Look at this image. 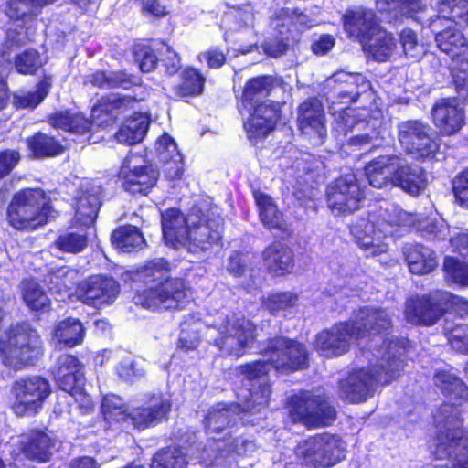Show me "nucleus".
Returning <instances> with one entry per match:
<instances>
[{"instance_id":"nucleus-21","label":"nucleus","mask_w":468,"mask_h":468,"mask_svg":"<svg viewBox=\"0 0 468 468\" xmlns=\"http://www.w3.org/2000/svg\"><path fill=\"white\" fill-rule=\"evenodd\" d=\"M290 414L294 421L310 427L329 425L335 418V411L324 396L308 393L292 398Z\"/></svg>"},{"instance_id":"nucleus-31","label":"nucleus","mask_w":468,"mask_h":468,"mask_svg":"<svg viewBox=\"0 0 468 468\" xmlns=\"http://www.w3.org/2000/svg\"><path fill=\"white\" fill-rule=\"evenodd\" d=\"M188 214L184 216L178 209L171 208L162 214L163 236L165 243L174 248L187 243Z\"/></svg>"},{"instance_id":"nucleus-41","label":"nucleus","mask_w":468,"mask_h":468,"mask_svg":"<svg viewBox=\"0 0 468 468\" xmlns=\"http://www.w3.org/2000/svg\"><path fill=\"white\" fill-rule=\"evenodd\" d=\"M5 13L12 23L7 30L17 34L36 17L27 0H5Z\"/></svg>"},{"instance_id":"nucleus-55","label":"nucleus","mask_w":468,"mask_h":468,"mask_svg":"<svg viewBox=\"0 0 468 468\" xmlns=\"http://www.w3.org/2000/svg\"><path fill=\"white\" fill-rule=\"evenodd\" d=\"M399 39L406 56L419 58L424 54V47L419 42L418 37L413 30L410 28L403 29L400 32Z\"/></svg>"},{"instance_id":"nucleus-22","label":"nucleus","mask_w":468,"mask_h":468,"mask_svg":"<svg viewBox=\"0 0 468 468\" xmlns=\"http://www.w3.org/2000/svg\"><path fill=\"white\" fill-rule=\"evenodd\" d=\"M315 23L314 18L297 9L283 7L277 10L271 18V27L281 36V40L276 45L266 43L265 52L274 58L282 55L288 48L289 37L286 34L304 31Z\"/></svg>"},{"instance_id":"nucleus-51","label":"nucleus","mask_w":468,"mask_h":468,"mask_svg":"<svg viewBox=\"0 0 468 468\" xmlns=\"http://www.w3.org/2000/svg\"><path fill=\"white\" fill-rule=\"evenodd\" d=\"M186 456L180 449L169 448L154 455L151 468H186Z\"/></svg>"},{"instance_id":"nucleus-19","label":"nucleus","mask_w":468,"mask_h":468,"mask_svg":"<svg viewBox=\"0 0 468 468\" xmlns=\"http://www.w3.org/2000/svg\"><path fill=\"white\" fill-rule=\"evenodd\" d=\"M434 383L446 396L461 399L459 404H446L441 410V414H447L445 416V425L452 426V429L448 427L447 434L445 435L446 441H444L443 435H441V437L439 438V442L442 441L444 443H449L452 441L453 435L457 438L465 436L463 431L459 430L460 410L458 407L463 406L468 409V388L458 377L446 370L438 371L435 374Z\"/></svg>"},{"instance_id":"nucleus-2","label":"nucleus","mask_w":468,"mask_h":468,"mask_svg":"<svg viewBox=\"0 0 468 468\" xmlns=\"http://www.w3.org/2000/svg\"><path fill=\"white\" fill-rule=\"evenodd\" d=\"M417 226L422 236L429 239L444 240L450 235V228L442 218L420 222V216L410 214L394 204L371 211L367 219L360 218L351 227V233L357 239L367 257H381L388 251L386 241L396 235V228Z\"/></svg>"},{"instance_id":"nucleus-10","label":"nucleus","mask_w":468,"mask_h":468,"mask_svg":"<svg viewBox=\"0 0 468 468\" xmlns=\"http://www.w3.org/2000/svg\"><path fill=\"white\" fill-rule=\"evenodd\" d=\"M343 19L345 30L357 38L374 59L386 61L392 56L396 42L391 34L378 26L371 10L357 8L347 12Z\"/></svg>"},{"instance_id":"nucleus-15","label":"nucleus","mask_w":468,"mask_h":468,"mask_svg":"<svg viewBox=\"0 0 468 468\" xmlns=\"http://www.w3.org/2000/svg\"><path fill=\"white\" fill-rule=\"evenodd\" d=\"M223 218L206 204L195 207L188 213L187 243L182 247L197 253L209 250L221 239Z\"/></svg>"},{"instance_id":"nucleus-8","label":"nucleus","mask_w":468,"mask_h":468,"mask_svg":"<svg viewBox=\"0 0 468 468\" xmlns=\"http://www.w3.org/2000/svg\"><path fill=\"white\" fill-rule=\"evenodd\" d=\"M276 82L271 76H259L245 85L242 106L250 113L244 122L250 138H263L275 127L279 118V104L264 99L270 95Z\"/></svg>"},{"instance_id":"nucleus-5","label":"nucleus","mask_w":468,"mask_h":468,"mask_svg":"<svg viewBox=\"0 0 468 468\" xmlns=\"http://www.w3.org/2000/svg\"><path fill=\"white\" fill-rule=\"evenodd\" d=\"M374 350L372 357L367 356L372 368L355 370L341 383L340 394L346 400L362 402L372 396L377 384L387 385L399 375L403 348L397 342L385 340Z\"/></svg>"},{"instance_id":"nucleus-32","label":"nucleus","mask_w":468,"mask_h":468,"mask_svg":"<svg viewBox=\"0 0 468 468\" xmlns=\"http://www.w3.org/2000/svg\"><path fill=\"white\" fill-rule=\"evenodd\" d=\"M18 443L26 457L40 462L48 461L55 447V441L51 436L41 431H31L23 434Z\"/></svg>"},{"instance_id":"nucleus-3","label":"nucleus","mask_w":468,"mask_h":468,"mask_svg":"<svg viewBox=\"0 0 468 468\" xmlns=\"http://www.w3.org/2000/svg\"><path fill=\"white\" fill-rule=\"evenodd\" d=\"M431 19L438 48L452 58L450 66L458 92L468 100V39L459 28L468 26V0H439Z\"/></svg>"},{"instance_id":"nucleus-62","label":"nucleus","mask_w":468,"mask_h":468,"mask_svg":"<svg viewBox=\"0 0 468 468\" xmlns=\"http://www.w3.org/2000/svg\"><path fill=\"white\" fill-rule=\"evenodd\" d=\"M135 59L143 72L152 71L157 63V58L154 53L145 47L135 50Z\"/></svg>"},{"instance_id":"nucleus-11","label":"nucleus","mask_w":468,"mask_h":468,"mask_svg":"<svg viewBox=\"0 0 468 468\" xmlns=\"http://www.w3.org/2000/svg\"><path fill=\"white\" fill-rule=\"evenodd\" d=\"M50 200L42 189H23L16 193L7 207L8 224L22 231L45 225L51 217Z\"/></svg>"},{"instance_id":"nucleus-14","label":"nucleus","mask_w":468,"mask_h":468,"mask_svg":"<svg viewBox=\"0 0 468 468\" xmlns=\"http://www.w3.org/2000/svg\"><path fill=\"white\" fill-rule=\"evenodd\" d=\"M207 335L214 338L215 345L222 355L240 356L255 339L253 324L237 314H219Z\"/></svg>"},{"instance_id":"nucleus-61","label":"nucleus","mask_w":468,"mask_h":468,"mask_svg":"<svg viewBox=\"0 0 468 468\" xmlns=\"http://www.w3.org/2000/svg\"><path fill=\"white\" fill-rule=\"evenodd\" d=\"M9 64V55L7 54L6 47H4V49L0 50V110L5 108L8 101L6 84L4 78Z\"/></svg>"},{"instance_id":"nucleus-48","label":"nucleus","mask_w":468,"mask_h":468,"mask_svg":"<svg viewBox=\"0 0 468 468\" xmlns=\"http://www.w3.org/2000/svg\"><path fill=\"white\" fill-rule=\"evenodd\" d=\"M101 408L104 419L109 422L130 420L131 412H128L122 399L116 395L105 396Z\"/></svg>"},{"instance_id":"nucleus-28","label":"nucleus","mask_w":468,"mask_h":468,"mask_svg":"<svg viewBox=\"0 0 468 468\" xmlns=\"http://www.w3.org/2000/svg\"><path fill=\"white\" fill-rule=\"evenodd\" d=\"M53 374L58 387L66 392H73L84 384L82 364L72 355H61Z\"/></svg>"},{"instance_id":"nucleus-30","label":"nucleus","mask_w":468,"mask_h":468,"mask_svg":"<svg viewBox=\"0 0 468 468\" xmlns=\"http://www.w3.org/2000/svg\"><path fill=\"white\" fill-rule=\"evenodd\" d=\"M83 187L81 194L76 199L75 220L81 225L89 226L97 218L101 187L92 181H87Z\"/></svg>"},{"instance_id":"nucleus-59","label":"nucleus","mask_w":468,"mask_h":468,"mask_svg":"<svg viewBox=\"0 0 468 468\" xmlns=\"http://www.w3.org/2000/svg\"><path fill=\"white\" fill-rule=\"evenodd\" d=\"M116 370L118 375L127 381H134L144 375V369L140 367L131 356L122 360Z\"/></svg>"},{"instance_id":"nucleus-26","label":"nucleus","mask_w":468,"mask_h":468,"mask_svg":"<svg viewBox=\"0 0 468 468\" xmlns=\"http://www.w3.org/2000/svg\"><path fill=\"white\" fill-rule=\"evenodd\" d=\"M118 293V283L112 278L102 276L90 277L78 289L80 300L97 308L112 303Z\"/></svg>"},{"instance_id":"nucleus-18","label":"nucleus","mask_w":468,"mask_h":468,"mask_svg":"<svg viewBox=\"0 0 468 468\" xmlns=\"http://www.w3.org/2000/svg\"><path fill=\"white\" fill-rule=\"evenodd\" d=\"M12 410L19 417L33 416L43 408L51 394L48 379L40 376H30L16 380L12 386Z\"/></svg>"},{"instance_id":"nucleus-29","label":"nucleus","mask_w":468,"mask_h":468,"mask_svg":"<svg viewBox=\"0 0 468 468\" xmlns=\"http://www.w3.org/2000/svg\"><path fill=\"white\" fill-rule=\"evenodd\" d=\"M170 408V401L163 396H152L142 407L131 411L130 421L138 429H145L165 419Z\"/></svg>"},{"instance_id":"nucleus-7","label":"nucleus","mask_w":468,"mask_h":468,"mask_svg":"<svg viewBox=\"0 0 468 468\" xmlns=\"http://www.w3.org/2000/svg\"><path fill=\"white\" fill-rule=\"evenodd\" d=\"M365 173L373 187L383 188L391 185L411 196L420 195L428 185L427 174L420 166L397 155L372 160L366 165Z\"/></svg>"},{"instance_id":"nucleus-36","label":"nucleus","mask_w":468,"mask_h":468,"mask_svg":"<svg viewBox=\"0 0 468 468\" xmlns=\"http://www.w3.org/2000/svg\"><path fill=\"white\" fill-rule=\"evenodd\" d=\"M435 454L437 458H449L451 468H468V433L460 438L452 436V441L438 444Z\"/></svg>"},{"instance_id":"nucleus-42","label":"nucleus","mask_w":468,"mask_h":468,"mask_svg":"<svg viewBox=\"0 0 468 468\" xmlns=\"http://www.w3.org/2000/svg\"><path fill=\"white\" fill-rule=\"evenodd\" d=\"M84 337V327L75 318H67L60 321L53 330V338L59 344L73 347L80 345Z\"/></svg>"},{"instance_id":"nucleus-16","label":"nucleus","mask_w":468,"mask_h":468,"mask_svg":"<svg viewBox=\"0 0 468 468\" xmlns=\"http://www.w3.org/2000/svg\"><path fill=\"white\" fill-rule=\"evenodd\" d=\"M295 455L304 468L331 467L345 457V444L335 435L319 434L300 442Z\"/></svg>"},{"instance_id":"nucleus-40","label":"nucleus","mask_w":468,"mask_h":468,"mask_svg":"<svg viewBox=\"0 0 468 468\" xmlns=\"http://www.w3.org/2000/svg\"><path fill=\"white\" fill-rule=\"evenodd\" d=\"M254 198L262 224L268 229H283L285 222L272 198L261 191H254Z\"/></svg>"},{"instance_id":"nucleus-56","label":"nucleus","mask_w":468,"mask_h":468,"mask_svg":"<svg viewBox=\"0 0 468 468\" xmlns=\"http://www.w3.org/2000/svg\"><path fill=\"white\" fill-rule=\"evenodd\" d=\"M55 244L62 251L77 253L87 246V238L84 234L68 233L59 236Z\"/></svg>"},{"instance_id":"nucleus-34","label":"nucleus","mask_w":468,"mask_h":468,"mask_svg":"<svg viewBox=\"0 0 468 468\" xmlns=\"http://www.w3.org/2000/svg\"><path fill=\"white\" fill-rule=\"evenodd\" d=\"M155 150L160 162L167 165V176L172 179L180 177L183 173V158L174 139L167 133H164L157 139Z\"/></svg>"},{"instance_id":"nucleus-13","label":"nucleus","mask_w":468,"mask_h":468,"mask_svg":"<svg viewBox=\"0 0 468 468\" xmlns=\"http://www.w3.org/2000/svg\"><path fill=\"white\" fill-rule=\"evenodd\" d=\"M447 311L468 316V301L448 292L437 291L429 296H415L406 303L405 315L415 324L431 325Z\"/></svg>"},{"instance_id":"nucleus-49","label":"nucleus","mask_w":468,"mask_h":468,"mask_svg":"<svg viewBox=\"0 0 468 468\" xmlns=\"http://www.w3.org/2000/svg\"><path fill=\"white\" fill-rule=\"evenodd\" d=\"M77 271L68 267H62L50 281V289L59 297L58 301H64L71 296V289L74 285Z\"/></svg>"},{"instance_id":"nucleus-57","label":"nucleus","mask_w":468,"mask_h":468,"mask_svg":"<svg viewBox=\"0 0 468 468\" xmlns=\"http://www.w3.org/2000/svg\"><path fill=\"white\" fill-rule=\"evenodd\" d=\"M200 324L197 322L187 325L186 323L182 324V329L179 335L178 346L182 349L191 350L195 349L200 340L198 328Z\"/></svg>"},{"instance_id":"nucleus-45","label":"nucleus","mask_w":468,"mask_h":468,"mask_svg":"<svg viewBox=\"0 0 468 468\" xmlns=\"http://www.w3.org/2000/svg\"><path fill=\"white\" fill-rule=\"evenodd\" d=\"M112 243L123 252H131L141 249L144 244V239L137 228L124 226L113 231Z\"/></svg>"},{"instance_id":"nucleus-43","label":"nucleus","mask_w":468,"mask_h":468,"mask_svg":"<svg viewBox=\"0 0 468 468\" xmlns=\"http://www.w3.org/2000/svg\"><path fill=\"white\" fill-rule=\"evenodd\" d=\"M21 296L24 303L31 311H48L50 301L43 288L34 280H25L21 283Z\"/></svg>"},{"instance_id":"nucleus-38","label":"nucleus","mask_w":468,"mask_h":468,"mask_svg":"<svg viewBox=\"0 0 468 468\" xmlns=\"http://www.w3.org/2000/svg\"><path fill=\"white\" fill-rule=\"evenodd\" d=\"M376 7L379 13L387 14V19H397L400 16L415 17L423 11L426 4L423 0H378Z\"/></svg>"},{"instance_id":"nucleus-50","label":"nucleus","mask_w":468,"mask_h":468,"mask_svg":"<svg viewBox=\"0 0 468 468\" xmlns=\"http://www.w3.org/2000/svg\"><path fill=\"white\" fill-rule=\"evenodd\" d=\"M182 76V83L178 86L177 90L179 95L194 96L203 91L205 77L197 69L186 68Z\"/></svg>"},{"instance_id":"nucleus-24","label":"nucleus","mask_w":468,"mask_h":468,"mask_svg":"<svg viewBox=\"0 0 468 468\" xmlns=\"http://www.w3.org/2000/svg\"><path fill=\"white\" fill-rule=\"evenodd\" d=\"M399 140L410 154L421 158H433L439 145L429 136V127L419 121H407L399 125Z\"/></svg>"},{"instance_id":"nucleus-47","label":"nucleus","mask_w":468,"mask_h":468,"mask_svg":"<svg viewBox=\"0 0 468 468\" xmlns=\"http://www.w3.org/2000/svg\"><path fill=\"white\" fill-rule=\"evenodd\" d=\"M51 79L45 77L37 85L35 91L21 92L15 96L14 103L17 108H36L48 95L51 87Z\"/></svg>"},{"instance_id":"nucleus-12","label":"nucleus","mask_w":468,"mask_h":468,"mask_svg":"<svg viewBox=\"0 0 468 468\" xmlns=\"http://www.w3.org/2000/svg\"><path fill=\"white\" fill-rule=\"evenodd\" d=\"M0 354L5 365L22 369L33 365L41 355V340L27 324H16L0 337Z\"/></svg>"},{"instance_id":"nucleus-60","label":"nucleus","mask_w":468,"mask_h":468,"mask_svg":"<svg viewBox=\"0 0 468 468\" xmlns=\"http://www.w3.org/2000/svg\"><path fill=\"white\" fill-rule=\"evenodd\" d=\"M21 159L20 153L16 150L6 149L0 152V179L11 173Z\"/></svg>"},{"instance_id":"nucleus-20","label":"nucleus","mask_w":468,"mask_h":468,"mask_svg":"<svg viewBox=\"0 0 468 468\" xmlns=\"http://www.w3.org/2000/svg\"><path fill=\"white\" fill-rule=\"evenodd\" d=\"M365 194L354 174L337 178L328 186L327 207L335 216H346L358 210Z\"/></svg>"},{"instance_id":"nucleus-37","label":"nucleus","mask_w":468,"mask_h":468,"mask_svg":"<svg viewBox=\"0 0 468 468\" xmlns=\"http://www.w3.org/2000/svg\"><path fill=\"white\" fill-rule=\"evenodd\" d=\"M267 269L275 275H283L293 268L292 250L282 243L270 245L263 252Z\"/></svg>"},{"instance_id":"nucleus-52","label":"nucleus","mask_w":468,"mask_h":468,"mask_svg":"<svg viewBox=\"0 0 468 468\" xmlns=\"http://www.w3.org/2000/svg\"><path fill=\"white\" fill-rule=\"evenodd\" d=\"M443 268L449 282L468 286V265L465 262L453 257H446Z\"/></svg>"},{"instance_id":"nucleus-63","label":"nucleus","mask_w":468,"mask_h":468,"mask_svg":"<svg viewBox=\"0 0 468 468\" xmlns=\"http://www.w3.org/2000/svg\"><path fill=\"white\" fill-rule=\"evenodd\" d=\"M452 185L455 197L461 205L468 207V169L457 176Z\"/></svg>"},{"instance_id":"nucleus-39","label":"nucleus","mask_w":468,"mask_h":468,"mask_svg":"<svg viewBox=\"0 0 468 468\" xmlns=\"http://www.w3.org/2000/svg\"><path fill=\"white\" fill-rule=\"evenodd\" d=\"M149 128V118L143 113H135L126 120L116 133L122 144H134L141 142Z\"/></svg>"},{"instance_id":"nucleus-58","label":"nucleus","mask_w":468,"mask_h":468,"mask_svg":"<svg viewBox=\"0 0 468 468\" xmlns=\"http://www.w3.org/2000/svg\"><path fill=\"white\" fill-rule=\"evenodd\" d=\"M448 340L452 349L468 354V324H461L452 328L449 333Z\"/></svg>"},{"instance_id":"nucleus-35","label":"nucleus","mask_w":468,"mask_h":468,"mask_svg":"<svg viewBox=\"0 0 468 468\" xmlns=\"http://www.w3.org/2000/svg\"><path fill=\"white\" fill-rule=\"evenodd\" d=\"M232 442L227 443L226 441L213 439V442L209 447L205 448L198 457L200 463L206 466H212L213 468H230L234 456L232 452L235 451L240 454V451Z\"/></svg>"},{"instance_id":"nucleus-4","label":"nucleus","mask_w":468,"mask_h":468,"mask_svg":"<svg viewBox=\"0 0 468 468\" xmlns=\"http://www.w3.org/2000/svg\"><path fill=\"white\" fill-rule=\"evenodd\" d=\"M391 325L388 312L381 308L361 307L354 312L347 322L334 324L320 332L314 340L315 350L323 356H337L346 353L351 345L364 338L373 337L378 343L382 339L381 333Z\"/></svg>"},{"instance_id":"nucleus-6","label":"nucleus","mask_w":468,"mask_h":468,"mask_svg":"<svg viewBox=\"0 0 468 468\" xmlns=\"http://www.w3.org/2000/svg\"><path fill=\"white\" fill-rule=\"evenodd\" d=\"M169 264L162 258L145 263L140 278L149 286L138 292L133 300L136 304L151 310L181 308L190 299L189 288L183 279L170 278Z\"/></svg>"},{"instance_id":"nucleus-1","label":"nucleus","mask_w":468,"mask_h":468,"mask_svg":"<svg viewBox=\"0 0 468 468\" xmlns=\"http://www.w3.org/2000/svg\"><path fill=\"white\" fill-rule=\"evenodd\" d=\"M265 359L241 366L239 373L249 381H254L250 390L238 393L240 402L234 409H226L218 405L206 417L207 432L209 435L218 433L232 421V412L239 409L243 411H260L268 405L271 388L265 376L271 368L288 373L303 369L307 364L305 347L293 340L276 337L271 339L263 354Z\"/></svg>"},{"instance_id":"nucleus-25","label":"nucleus","mask_w":468,"mask_h":468,"mask_svg":"<svg viewBox=\"0 0 468 468\" xmlns=\"http://www.w3.org/2000/svg\"><path fill=\"white\" fill-rule=\"evenodd\" d=\"M298 125L301 132L309 137L314 145L324 142L327 134L325 117L322 103L316 99L303 101L298 109Z\"/></svg>"},{"instance_id":"nucleus-17","label":"nucleus","mask_w":468,"mask_h":468,"mask_svg":"<svg viewBox=\"0 0 468 468\" xmlns=\"http://www.w3.org/2000/svg\"><path fill=\"white\" fill-rule=\"evenodd\" d=\"M122 101L112 95L102 98L91 110L92 122L79 112L64 111L50 117V124L71 133H84L91 127H107L114 123L115 111L120 109Z\"/></svg>"},{"instance_id":"nucleus-46","label":"nucleus","mask_w":468,"mask_h":468,"mask_svg":"<svg viewBox=\"0 0 468 468\" xmlns=\"http://www.w3.org/2000/svg\"><path fill=\"white\" fill-rule=\"evenodd\" d=\"M27 146L32 155L37 158L56 156L62 153V146L53 137L37 133L27 139Z\"/></svg>"},{"instance_id":"nucleus-9","label":"nucleus","mask_w":468,"mask_h":468,"mask_svg":"<svg viewBox=\"0 0 468 468\" xmlns=\"http://www.w3.org/2000/svg\"><path fill=\"white\" fill-rule=\"evenodd\" d=\"M326 85L334 90L336 98L344 100L341 102L334 99L331 101L329 110L335 118L334 129L339 134L346 135L348 131L364 126L361 119L363 114L346 104L356 101L362 94L371 95L370 82L366 77L358 73L338 71L326 80Z\"/></svg>"},{"instance_id":"nucleus-44","label":"nucleus","mask_w":468,"mask_h":468,"mask_svg":"<svg viewBox=\"0 0 468 468\" xmlns=\"http://www.w3.org/2000/svg\"><path fill=\"white\" fill-rule=\"evenodd\" d=\"M88 81L93 86L105 89L123 88L129 89L133 85L139 82V79L135 76H130L122 71L105 72L96 71L88 77Z\"/></svg>"},{"instance_id":"nucleus-53","label":"nucleus","mask_w":468,"mask_h":468,"mask_svg":"<svg viewBox=\"0 0 468 468\" xmlns=\"http://www.w3.org/2000/svg\"><path fill=\"white\" fill-rule=\"evenodd\" d=\"M14 64L19 73L34 74L43 66L44 61L36 49L30 48L19 53Z\"/></svg>"},{"instance_id":"nucleus-54","label":"nucleus","mask_w":468,"mask_h":468,"mask_svg":"<svg viewBox=\"0 0 468 468\" xmlns=\"http://www.w3.org/2000/svg\"><path fill=\"white\" fill-rule=\"evenodd\" d=\"M298 301V296L291 292H277L268 294L263 299V305L271 314L293 307Z\"/></svg>"},{"instance_id":"nucleus-23","label":"nucleus","mask_w":468,"mask_h":468,"mask_svg":"<svg viewBox=\"0 0 468 468\" xmlns=\"http://www.w3.org/2000/svg\"><path fill=\"white\" fill-rule=\"evenodd\" d=\"M119 180L133 194H145L158 178L157 170L140 154H129L121 165Z\"/></svg>"},{"instance_id":"nucleus-27","label":"nucleus","mask_w":468,"mask_h":468,"mask_svg":"<svg viewBox=\"0 0 468 468\" xmlns=\"http://www.w3.org/2000/svg\"><path fill=\"white\" fill-rule=\"evenodd\" d=\"M432 122L444 135H452L464 125L465 114L455 99H441L431 110Z\"/></svg>"},{"instance_id":"nucleus-64","label":"nucleus","mask_w":468,"mask_h":468,"mask_svg":"<svg viewBox=\"0 0 468 468\" xmlns=\"http://www.w3.org/2000/svg\"><path fill=\"white\" fill-rule=\"evenodd\" d=\"M200 62H207L211 69L220 68L226 60L224 53L218 48H210L198 56Z\"/></svg>"},{"instance_id":"nucleus-33","label":"nucleus","mask_w":468,"mask_h":468,"mask_svg":"<svg viewBox=\"0 0 468 468\" xmlns=\"http://www.w3.org/2000/svg\"><path fill=\"white\" fill-rule=\"evenodd\" d=\"M403 253L410 272L414 274H427L438 265L434 251L423 245L407 244Z\"/></svg>"}]
</instances>
